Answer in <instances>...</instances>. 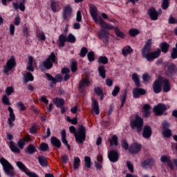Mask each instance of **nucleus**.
<instances>
[{"instance_id": "obj_55", "label": "nucleus", "mask_w": 177, "mask_h": 177, "mask_svg": "<svg viewBox=\"0 0 177 177\" xmlns=\"http://www.w3.org/2000/svg\"><path fill=\"white\" fill-rule=\"evenodd\" d=\"M151 78V77H150V75H149L148 73H144L142 75V80L144 81V82H149Z\"/></svg>"}, {"instance_id": "obj_34", "label": "nucleus", "mask_w": 177, "mask_h": 177, "mask_svg": "<svg viewBox=\"0 0 177 177\" xmlns=\"http://www.w3.org/2000/svg\"><path fill=\"white\" fill-rule=\"evenodd\" d=\"M81 164V160L78 157H75L73 159V168L74 169H78Z\"/></svg>"}, {"instance_id": "obj_22", "label": "nucleus", "mask_w": 177, "mask_h": 177, "mask_svg": "<svg viewBox=\"0 0 177 177\" xmlns=\"http://www.w3.org/2000/svg\"><path fill=\"white\" fill-rule=\"evenodd\" d=\"M146 91L143 88H136L133 91V96L136 99H138L140 95H145Z\"/></svg>"}, {"instance_id": "obj_12", "label": "nucleus", "mask_w": 177, "mask_h": 177, "mask_svg": "<svg viewBox=\"0 0 177 177\" xmlns=\"http://www.w3.org/2000/svg\"><path fill=\"white\" fill-rule=\"evenodd\" d=\"M129 150L130 153L133 154H136L139 153L140 150H142V145L137 142H134L129 147Z\"/></svg>"}, {"instance_id": "obj_5", "label": "nucleus", "mask_w": 177, "mask_h": 177, "mask_svg": "<svg viewBox=\"0 0 177 177\" xmlns=\"http://www.w3.org/2000/svg\"><path fill=\"white\" fill-rule=\"evenodd\" d=\"M131 127L136 129L137 132H141L143 127V119L139 115H136L135 120H131Z\"/></svg>"}, {"instance_id": "obj_46", "label": "nucleus", "mask_w": 177, "mask_h": 177, "mask_svg": "<svg viewBox=\"0 0 177 177\" xmlns=\"http://www.w3.org/2000/svg\"><path fill=\"white\" fill-rule=\"evenodd\" d=\"M162 52L167 53L168 49H169V45L167 43H162L161 46Z\"/></svg>"}, {"instance_id": "obj_4", "label": "nucleus", "mask_w": 177, "mask_h": 177, "mask_svg": "<svg viewBox=\"0 0 177 177\" xmlns=\"http://www.w3.org/2000/svg\"><path fill=\"white\" fill-rule=\"evenodd\" d=\"M0 162L1 165H3L4 172L6 174V175H8V176L10 177H15L16 173H15L13 166H12V165H10V163H9L8 161L3 158L0 159Z\"/></svg>"}, {"instance_id": "obj_60", "label": "nucleus", "mask_w": 177, "mask_h": 177, "mask_svg": "<svg viewBox=\"0 0 177 177\" xmlns=\"http://www.w3.org/2000/svg\"><path fill=\"white\" fill-rule=\"evenodd\" d=\"M71 71L75 73L77 71V62L73 61L71 63Z\"/></svg>"}, {"instance_id": "obj_26", "label": "nucleus", "mask_w": 177, "mask_h": 177, "mask_svg": "<svg viewBox=\"0 0 177 177\" xmlns=\"http://www.w3.org/2000/svg\"><path fill=\"white\" fill-rule=\"evenodd\" d=\"M153 160L148 158L141 162V167L144 169H147V167L149 165H153Z\"/></svg>"}, {"instance_id": "obj_3", "label": "nucleus", "mask_w": 177, "mask_h": 177, "mask_svg": "<svg viewBox=\"0 0 177 177\" xmlns=\"http://www.w3.org/2000/svg\"><path fill=\"white\" fill-rule=\"evenodd\" d=\"M71 133H73L77 143H84L86 138V129L84 126H80L77 130L74 126L69 127Z\"/></svg>"}, {"instance_id": "obj_23", "label": "nucleus", "mask_w": 177, "mask_h": 177, "mask_svg": "<svg viewBox=\"0 0 177 177\" xmlns=\"http://www.w3.org/2000/svg\"><path fill=\"white\" fill-rule=\"evenodd\" d=\"M94 113L97 115H99V104L97 103V101L95 100V98L92 99V111L91 113Z\"/></svg>"}, {"instance_id": "obj_56", "label": "nucleus", "mask_w": 177, "mask_h": 177, "mask_svg": "<svg viewBox=\"0 0 177 177\" xmlns=\"http://www.w3.org/2000/svg\"><path fill=\"white\" fill-rule=\"evenodd\" d=\"M88 62H93L95 60V54L91 51L87 54Z\"/></svg>"}, {"instance_id": "obj_49", "label": "nucleus", "mask_w": 177, "mask_h": 177, "mask_svg": "<svg viewBox=\"0 0 177 177\" xmlns=\"http://www.w3.org/2000/svg\"><path fill=\"white\" fill-rule=\"evenodd\" d=\"M120 100L122 102L120 107H124V104H125V100H127V91H125L120 97Z\"/></svg>"}, {"instance_id": "obj_9", "label": "nucleus", "mask_w": 177, "mask_h": 177, "mask_svg": "<svg viewBox=\"0 0 177 177\" xmlns=\"http://www.w3.org/2000/svg\"><path fill=\"white\" fill-rule=\"evenodd\" d=\"M17 165L18 168H19V169H21V171H23L24 172H25V174H26V175H28V176L39 177L38 175H37V174L30 171V170H28V169H27V167L24 165V164H23V162H17Z\"/></svg>"}, {"instance_id": "obj_38", "label": "nucleus", "mask_w": 177, "mask_h": 177, "mask_svg": "<svg viewBox=\"0 0 177 177\" xmlns=\"http://www.w3.org/2000/svg\"><path fill=\"white\" fill-rule=\"evenodd\" d=\"M176 73V66L174 64L169 65L167 71L168 75H171V74H175Z\"/></svg>"}, {"instance_id": "obj_27", "label": "nucleus", "mask_w": 177, "mask_h": 177, "mask_svg": "<svg viewBox=\"0 0 177 177\" xmlns=\"http://www.w3.org/2000/svg\"><path fill=\"white\" fill-rule=\"evenodd\" d=\"M142 113L145 117H146V118L149 117L150 116V105L145 104L142 108Z\"/></svg>"}, {"instance_id": "obj_41", "label": "nucleus", "mask_w": 177, "mask_h": 177, "mask_svg": "<svg viewBox=\"0 0 177 177\" xmlns=\"http://www.w3.org/2000/svg\"><path fill=\"white\" fill-rule=\"evenodd\" d=\"M113 28L115 30V32L117 35V37H119L120 38H125V35L124 34V32H122L121 30H120V29H118V28Z\"/></svg>"}, {"instance_id": "obj_25", "label": "nucleus", "mask_w": 177, "mask_h": 177, "mask_svg": "<svg viewBox=\"0 0 177 177\" xmlns=\"http://www.w3.org/2000/svg\"><path fill=\"white\" fill-rule=\"evenodd\" d=\"M62 75H64V81H68L70 80V68H64L62 70Z\"/></svg>"}, {"instance_id": "obj_39", "label": "nucleus", "mask_w": 177, "mask_h": 177, "mask_svg": "<svg viewBox=\"0 0 177 177\" xmlns=\"http://www.w3.org/2000/svg\"><path fill=\"white\" fill-rule=\"evenodd\" d=\"M130 37H136V35L140 34V31L136 28H132L129 30Z\"/></svg>"}, {"instance_id": "obj_13", "label": "nucleus", "mask_w": 177, "mask_h": 177, "mask_svg": "<svg viewBox=\"0 0 177 177\" xmlns=\"http://www.w3.org/2000/svg\"><path fill=\"white\" fill-rule=\"evenodd\" d=\"M98 36L100 39H102L103 42H105V44L109 42V32H107L106 30L102 29L98 32Z\"/></svg>"}, {"instance_id": "obj_36", "label": "nucleus", "mask_w": 177, "mask_h": 177, "mask_svg": "<svg viewBox=\"0 0 177 177\" xmlns=\"http://www.w3.org/2000/svg\"><path fill=\"white\" fill-rule=\"evenodd\" d=\"M98 71L101 77L104 80L106 78V68L104 66H101L98 68Z\"/></svg>"}, {"instance_id": "obj_24", "label": "nucleus", "mask_w": 177, "mask_h": 177, "mask_svg": "<svg viewBox=\"0 0 177 177\" xmlns=\"http://www.w3.org/2000/svg\"><path fill=\"white\" fill-rule=\"evenodd\" d=\"M30 81H34V76H32L31 73L27 72L26 74H24V82L27 84L28 82H30Z\"/></svg>"}, {"instance_id": "obj_30", "label": "nucleus", "mask_w": 177, "mask_h": 177, "mask_svg": "<svg viewBox=\"0 0 177 177\" xmlns=\"http://www.w3.org/2000/svg\"><path fill=\"white\" fill-rule=\"evenodd\" d=\"M61 135H62V143H64V145H65V146H67L68 150H70V145H68V142L67 141V140L66 139V130H62L61 132Z\"/></svg>"}, {"instance_id": "obj_64", "label": "nucleus", "mask_w": 177, "mask_h": 177, "mask_svg": "<svg viewBox=\"0 0 177 177\" xmlns=\"http://www.w3.org/2000/svg\"><path fill=\"white\" fill-rule=\"evenodd\" d=\"M17 106L19 109L21 110V111H24V110H26V106H24V104H23V102H18Z\"/></svg>"}, {"instance_id": "obj_14", "label": "nucleus", "mask_w": 177, "mask_h": 177, "mask_svg": "<svg viewBox=\"0 0 177 177\" xmlns=\"http://www.w3.org/2000/svg\"><path fill=\"white\" fill-rule=\"evenodd\" d=\"M161 162H165L167 164L169 168L170 169L174 170L175 169V167H174V165L172 164V161L171 160V158H169V156H162L160 158Z\"/></svg>"}, {"instance_id": "obj_35", "label": "nucleus", "mask_w": 177, "mask_h": 177, "mask_svg": "<svg viewBox=\"0 0 177 177\" xmlns=\"http://www.w3.org/2000/svg\"><path fill=\"white\" fill-rule=\"evenodd\" d=\"M132 48H131V46H126L123 48L122 53L123 56H127V55H129V53H132Z\"/></svg>"}, {"instance_id": "obj_18", "label": "nucleus", "mask_w": 177, "mask_h": 177, "mask_svg": "<svg viewBox=\"0 0 177 177\" xmlns=\"http://www.w3.org/2000/svg\"><path fill=\"white\" fill-rule=\"evenodd\" d=\"M50 8L53 12H59L60 10V1H57L56 0H51Z\"/></svg>"}, {"instance_id": "obj_10", "label": "nucleus", "mask_w": 177, "mask_h": 177, "mask_svg": "<svg viewBox=\"0 0 177 177\" xmlns=\"http://www.w3.org/2000/svg\"><path fill=\"white\" fill-rule=\"evenodd\" d=\"M159 81L162 86L164 92H169L171 91V84L167 79H165L162 77H159Z\"/></svg>"}, {"instance_id": "obj_8", "label": "nucleus", "mask_w": 177, "mask_h": 177, "mask_svg": "<svg viewBox=\"0 0 177 177\" xmlns=\"http://www.w3.org/2000/svg\"><path fill=\"white\" fill-rule=\"evenodd\" d=\"M16 66V59L14 56H11L10 59L7 62L6 64L3 66L4 74H8L9 71Z\"/></svg>"}, {"instance_id": "obj_17", "label": "nucleus", "mask_w": 177, "mask_h": 177, "mask_svg": "<svg viewBox=\"0 0 177 177\" xmlns=\"http://www.w3.org/2000/svg\"><path fill=\"white\" fill-rule=\"evenodd\" d=\"M8 111L10 114H9L8 122L10 127H13V122L16 120V115H15V113H13V109H12V107L10 106L8 107Z\"/></svg>"}, {"instance_id": "obj_21", "label": "nucleus", "mask_w": 177, "mask_h": 177, "mask_svg": "<svg viewBox=\"0 0 177 177\" xmlns=\"http://www.w3.org/2000/svg\"><path fill=\"white\" fill-rule=\"evenodd\" d=\"M161 83L160 81V77H158L154 82L153 85V91L155 93H160L161 92Z\"/></svg>"}, {"instance_id": "obj_15", "label": "nucleus", "mask_w": 177, "mask_h": 177, "mask_svg": "<svg viewBox=\"0 0 177 177\" xmlns=\"http://www.w3.org/2000/svg\"><path fill=\"white\" fill-rule=\"evenodd\" d=\"M148 15L151 20H158V15H160L156 8H151L148 10Z\"/></svg>"}, {"instance_id": "obj_51", "label": "nucleus", "mask_w": 177, "mask_h": 177, "mask_svg": "<svg viewBox=\"0 0 177 177\" xmlns=\"http://www.w3.org/2000/svg\"><path fill=\"white\" fill-rule=\"evenodd\" d=\"M169 6V0H163L162 3V8L164 10H166V9H168Z\"/></svg>"}, {"instance_id": "obj_43", "label": "nucleus", "mask_w": 177, "mask_h": 177, "mask_svg": "<svg viewBox=\"0 0 177 177\" xmlns=\"http://www.w3.org/2000/svg\"><path fill=\"white\" fill-rule=\"evenodd\" d=\"M13 6L15 8V9H20V10H21V12H24V10H26V7L24 6V3H20V5L19 6V4L17 3H14Z\"/></svg>"}, {"instance_id": "obj_48", "label": "nucleus", "mask_w": 177, "mask_h": 177, "mask_svg": "<svg viewBox=\"0 0 177 177\" xmlns=\"http://www.w3.org/2000/svg\"><path fill=\"white\" fill-rule=\"evenodd\" d=\"M35 147H34L32 145H29L26 150V153H28V154H32L35 153Z\"/></svg>"}, {"instance_id": "obj_59", "label": "nucleus", "mask_w": 177, "mask_h": 177, "mask_svg": "<svg viewBox=\"0 0 177 177\" xmlns=\"http://www.w3.org/2000/svg\"><path fill=\"white\" fill-rule=\"evenodd\" d=\"M120 93V87L118 86H115L114 89L112 91V95L115 97L118 95V93Z\"/></svg>"}, {"instance_id": "obj_58", "label": "nucleus", "mask_w": 177, "mask_h": 177, "mask_svg": "<svg viewBox=\"0 0 177 177\" xmlns=\"http://www.w3.org/2000/svg\"><path fill=\"white\" fill-rule=\"evenodd\" d=\"M86 53H88V49L85 47L82 48L80 50L81 57H85V56L86 55Z\"/></svg>"}, {"instance_id": "obj_61", "label": "nucleus", "mask_w": 177, "mask_h": 177, "mask_svg": "<svg viewBox=\"0 0 177 177\" xmlns=\"http://www.w3.org/2000/svg\"><path fill=\"white\" fill-rule=\"evenodd\" d=\"M82 20V15L81 14V11L78 10L76 14V21L80 22Z\"/></svg>"}, {"instance_id": "obj_57", "label": "nucleus", "mask_w": 177, "mask_h": 177, "mask_svg": "<svg viewBox=\"0 0 177 177\" xmlns=\"http://www.w3.org/2000/svg\"><path fill=\"white\" fill-rule=\"evenodd\" d=\"M2 102L4 104H7V106H9L10 104V102L9 101V98L6 95H4L2 98Z\"/></svg>"}, {"instance_id": "obj_44", "label": "nucleus", "mask_w": 177, "mask_h": 177, "mask_svg": "<svg viewBox=\"0 0 177 177\" xmlns=\"http://www.w3.org/2000/svg\"><path fill=\"white\" fill-rule=\"evenodd\" d=\"M95 92L98 96H100V100H103V91H102V88L96 87L95 88Z\"/></svg>"}, {"instance_id": "obj_19", "label": "nucleus", "mask_w": 177, "mask_h": 177, "mask_svg": "<svg viewBox=\"0 0 177 177\" xmlns=\"http://www.w3.org/2000/svg\"><path fill=\"white\" fill-rule=\"evenodd\" d=\"M142 136L145 139H149L151 136V127L149 126H145L143 128Z\"/></svg>"}, {"instance_id": "obj_47", "label": "nucleus", "mask_w": 177, "mask_h": 177, "mask_svg": "<svg viewBox=\"0 0 177 177\" xmlns=\"http://www.w3.org/2000/svg\"><path fill=\"white\" fill-rule=\"evenodd\" d=\"M98 62L102 63V64H107V63H109V59L104 56H102L99 57Z\"/></svg>"}, {"instance_id": "obj_53", "label": "nucleus", "mask_w": 177, "mask_h": 177, "mask_svg": "<svg viewBox=\"0 0 177 177\" xmlns=\"http://www.w3.org/2000/svg\"><path fill=\"white\" fill-rule=\"evenodd\" d=\"M15 92V88H13L12 86L7 87L6 88V93L8 95V96H10L11 94H12Z\"/></svg>"}, {"instance_id": "obj_2", "label": "nucleus", "mask_w": 177, "mask_h": 177, "mask_svg": "<svg viewBox=\"0 0 177 177\" xmlns=\"http://www.w3.org/2000/svg\"><path fill=\"white\" fill-rule=\"evenodd\" d=\"M151 44H153V40L151 39H148L142 50V55L147 59V60H154V59H157L161 53L160 50L149 53L151 49Z\"/></svg>"}, {"instance_id": "obj_1", "label": "nucleus", "mask_w": 177, "mask_h": 177, "mask_svg": "<svg viewBox=\"0 0 177 177\" xmlns=\"http://www.w3.org/2000/svg\"><path fill=\"white\" fill-rule=\"evenodd\" d=\"M90 13L95 24H100L101 28H104L105 30H114V26L113 25L107 24L106 21H104L103 18L98 15L97 8H96L95 6H91Z\"/></svg>"}, {"instance_id": "obj_50", "label": "nucleus", "mask_w": 177, "mask_h": 177, "mask_svg": "<svg viewBox=\"0 0 177 177\" xmlns=\"http://www.w3.org/2000/svg\"><path fill=\"white\" fill-rule=\"evenodd\" d=\"M48 149H49V146L45 142L41 144L39 146V150H41V151H46Z\"/></svg>"}, {"instance_id": "obj_45", "label": "nucleus", "mask_w": 177, "mask_h": 177, "mask_svg": "<svg viewBox=\"0 0 177 177\" xmlns=\"http://www.w3.org/2000/svg\"><path fill=\"white\" fill-rule=\"evenodd\" d=\"M37 37L39 41H45V39H46V36H45V33H44V32H39L37 35Z\"/></svg>"}, {"instance_id": "obj_33", "label": "nucleus", "mask_w": 177, "mask_h": 177, "mask_svg": "<svg viewBox=\"0 0 177 177\" xmlns=\"http://www.w3.org/2000/svg\"><path fill=\"white\" fill-rule=\"evenodd\" d=\"M50 142L51 144L56 147H60L62 146V142L56 137L51 138Z\"/></svg>"}, {"instance_id": "obj_6", "label": "nucleus", "mask_w": 177, "mask_h": 177, "mask_svg": "<svg viewBox=\"0 0 177 177\" xmlns=\"http://www.w3.org/2000/svg\"><path fill=\"white\" fill-rule=\"evenodd\" d=\"M56 62V55L53 53H52L50 56L42 62V67L49 70V68H52L53 66V63Z\"/></svg>"}, {"instance_id": "obj_63", "label": "nucleus", "mask_w": 177, "mask_h": 177, "mask_svg": "<svg viewBox=\"0 0 177 177\" xmlns=\"http://www.w3.org/2000/svg\"><path fill=\"white\" fill-rule=\"evenodd\" d=\"M122 147L124 149V150H128L129 149V146L128 145V142L126 140L122 141Z\"/></svg>"}, {"instance_id": "obj_42", "label": "nucleus", "mask_w": 177, "mask_h": 177, "mask_svg": "<svg viewBox=\"0 0 177 177\" xmlns=\"http://www.w3.org/2000/svg\"><path fill=\"white\" fill-rule=\"evenodd\" d=\"M67 42H71V44H74L76 41L75 36L74 35L70 33L66 37Z\"/></svg>"}, {"instance_id": "obj_62", "label": "nucleus", "mask_w": 177, "mask_h": 177, "mask_svg": "<svg viewBox=\"0 0 177 177\" xmlns=\"http://www.w3.org/2000/svg\"><path fill=\"white\" fill-rule=\"evenodd\" d=\"M127 167L128 169H129L130 172H133V165H132L131 162L129 161L127 162Z\"/></svg>"}, {"instance_id": "obj_40", "label": "nucleus", "mask_w": 177, "mask_h": 177, "mask_svg": "<svg viewBox=\"0 0 177 177\" xmlns=\"http://www.w3.org/2000/svg\"><path fill=\"white\" fill-rule=\"evenodd\" d=\"M38 160H39L40 165H41V167H46L48 162L46 161V158L45 157L39 156Z\"/></svg>"}, {"instance_id": "obj_11", "label": "nucleus", "mask_w": 177, "mask_h": 177, "mask_svg": "<svg viewBox=\"0 0 177 177\" xmlns=\"http://www.w3.org/2000/svg\"><path fill=\"white\" fill-rule=\"evenodd\" d=\"M167 110V106L164 104H158V105L153 107V113L156 114V115H161L162 113H164Z\"/></svg>"}, {"instance_id": "obj_29", "label": "nucleus", "mask_w": 177, "mask_h": 177, "mask_svg": "<svg viewBox=\"0 0 177 177\" xmlns=\"http://www.w3.org/2000/svg\"><path fill=\"white\" fill-rule=\"evenodd\" d=\"M53 103L57 106V107H62L64 104V100L62 98H54L53 99Z\"/></svg>"}, {"instance_id": "obj_37", "label": "nucleus", "mask_w": 177, "mask_h": 177, "mask_svg": "<svg viewBox=\"0 0 177 177\" xmlns=\"http://www.w3.org/2000/svg\"><path fill=\"white\" fill-rule=\"evenodd\" d=\"M10 149L11 151H12L13 153L20 152V149H19V148L16 147V145H15V142H13L12 141L10 142Z\"/></svg>"}, {"instance_id": "obj_31", "label": "nucleus", "mask_w": 177, "mask_h": 177, "mask_svg": "<svg viewBox=\"0 0 177 177\" xmlns=\"http://www.w3.org/2000/svg\"><path fill=\"white\" fill-rule=\"evenodd\" d=\"M131 78L137 86H140V79L138 73H133Z\"/></svg>"}, {"instance_id": "obj_54", "label": "nucleus", "mask_w": 177, "mask_h": 177, "mask_svg": "<svg viewBox=\"0 0 177 177\" xmlns=\"http://www.w3.org/2000/svg\"><path fill=\"white\" fill-rule=\"evenodd\" d=\"M85 167L87 168H91V158L88 156H86L84 158Z\"/></svg>"}, {"instance_id": "obj_52", "label": "nucleus", "mask_w": 177, "mask_h": 177, "mask_svg": "<svg viewBox=\"0 0 177 177\" xmlns=\"http://www.w3.org/2000/svg\"><path fill=\"white\" fill-rule=\"evenodd\" d=\"M162 135L164 138H169L171 136L172 133H171V131L169 129H165L162 131Z\"/></svg>"}, {"instance_id": "obj_7", "label": "nucleus", "mask_w": 177, "mask_h": 177, "mask_svg": "<svg viewBox=\"0 0 177 177\" xmlns=\"http://www.w3.org/2000/svg\"><path fill=\"white\" fill-rule=\"evenodd\" d=\"M73 16V8L70 5L65 6L63 9L62 17L65 21H68Z\"/></svg>"}, {"instance_id": "obj_20", "label": "nucleus", "mask_w": 177, "mask_h": 177, "mask_svg": "<svg viewBox=\"0 0 177 177\" xmlns=\"http://www.w3.org/2000/svg\"><path fill=\"white\" fill-rule=\"evenodd\" d=\"M89 84H91V82H89L88 78L83 79L80 82L79 85V89L80 92H82L86 86H89Z\"/></svg>"}, {"instance_id": "obj_28", "label": "nucleus", "mask_w": 177, "mask_h": 177, "mask_svg": "<svg viewBox=\"0 0 177 177\" xmlns=\"http://www.w3.org/2000/svg\"><path fill=\"white\" fill-rule=\"evenodd\" d=\"M67 41V37L64 35H60L58 40L59 46L63 47Z\"/></svg>"}, {"instance_id": "obj_16", "label": "nucleus", "mask_w": 177, "mask_h": 177, "mask_svg": "<svg viewBox=\"0 0 177 177\" xmlns=\"http://www.w3.org/2000/svg\"><path fill=\"white\" fill-rule=\"evenodd\" d=\"M108 158L111 162H117L118 161V153L115 151H108Z\"/></svg>"}, {"instance_id": "obj_32", "label": "nucleus", "mask_w": 177, "mask_h": 177, "mask_svg": "<svg viewBox=\"0 0 177 177\" xmlns=\"http://www.w3.org/2000/svg\"><path fill=\"white\" fill-rule=\"evenodd\" d=\"M110 146H118V137L115 135L113 136L111 138L109 139Z\"/></svg>"}]
</instances>
